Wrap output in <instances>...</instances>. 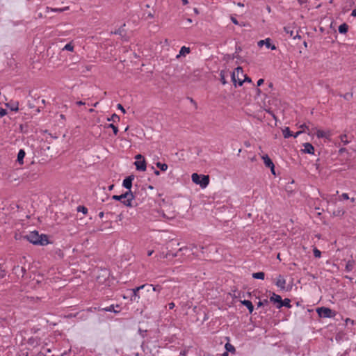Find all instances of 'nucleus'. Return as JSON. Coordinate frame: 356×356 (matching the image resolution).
Here are the masks:
<instances>
[{"label": "nucleus", "instance_id": "nucleus-1", "mask_svg": "<svg viewBox=\"0 0 356 356\" xmlns=\"http://www.w3.org/2000/svg\"><path fill=\"white\" fill-rule=\"evenodd\" d=\"M44 234H39L37 231L31 232L29 234L23 236L24 239H26L30 243L34 245H44L43 237Z\"/></svg>", "mask_w": 356, "mask_h": 356}, {"label": "nucleus", "instance_id": "nucleus-2", "mask_svg": "<svg viewBox=\"0 0 356 356\" xmlns=\"http://www.w3.org/2000/svg\"><path fill=\"white\" fill-rule=\"evenodd\" d=\"M134 195L131 191L126 192L120 195H115L112 198L115 200L120 201L124 205L127 207H132V201L134 200Z\"/></svg>", "mask_w": 356, "mask_h": 356}, {"label": "nucleus", "instance_id": "nucleus-3", "mask_svg": "<svg viewBox=\"0 0 356 356\" xmlns=\"http://www.w3.org/2000/svg\"><path fill=\"white\" fill-rule=\"evenodd\" d=\"M191 179L193 183L200 185L202 188H205L209 184V175H200L197 173H193Z\"/></svg>", "mask_w": 356, "mask_h": 356}, {"label": "nucleus", "instance_id": "nucleus-4", "mask_svg": "<svg viewBox=\"0 0 356 356\" xmlns=\"http://www.w3.org/2000/svg\"><path fill=\"white\" fill-rule=\"evenodd\" d=\"M243 76L245 74L241 67H237L232 73V80L235 85L238 83V86H242Z\"/></svg>", "mask_w": 356, "mask_h": 356}, {"label": "nucleus", "instance_id": "nucleus-5", "mask_svg": "<svg viewBox=\"0 0 356 356\" xmlns=\"http://www.w3.org/2000/svg\"><path fill=\"white\" fill-rule=\"evenodd\" d=\"M151 286H152V284H143L131 289L132 296L131 300L138 302L140 299L138 294L139 291L145 289L147 292H149L151 291Z\"/></svg>", "mask_w": 356, "mask_h": 356}, {"label": "nucleus", "instance_id": "nucleus-6", "mask_svg": "<svg viewBox=\"0 0 356 356\" xmlns=\"http://www.w3.org/2000/svg\"><path fill=\"white\" fill-rule=\"evenodd\" d=\"M316 312L321 318H334L336 316V312L334 311L324 307L317 308Z\"/></svg>", "mask_w": 356, "mask_h": 356}, {"label": "nucleus", "instance_id": "nucleus-7", "mask_svg": "<svg viewBox=\"0 0 356 356\" xmlns=\"http://www.w3.org/2000/svg\"><path fill=\"white\" fill-rule=\"evenodd\" d=\"M296 28L292 25L286 26L284 27V31L286 33V34L293 39H296V38H300V35H298V32L295 31Z\"/></svg>", "mask_w": 356, "mask_h": 356}, {"label": "nucleus", "instance_id": "nucleus-8", "mask_svg": "<svg viewBox=\"0 0 356 356\" xmlns=\"http://www.w3.org/2000/svg\"><path fill=\"white\" fill-rule=\"evenodd\" d=\"M265 45L268 49H271L272 50L276 49V46L275 44H272L270 43V39L266 38L265 40H261L258 42V46L262 47Z\"/></svg>", "mask_w": 356, "mask_h": 356}, {"label": "nucleus", "instance_id": "nucleus-9", "mask_svg": "<svg viewBox=\"0 0 356 356\" xmlns=\"http://www.w3.org/2000/svg\"><path fill=\"white\" fill-rule=\"evenodd\" d=\"M136 168L138 170L145 171L147 168L146 161L145 159L141 161H136L134 163Z\"/></svg>", "mask_w": 356, "mask_h": 356}, {"label": "nucleus", "instance_id": "nucleus-10", "mask_svg": "<svg viewBox=\"0 0 356 356\" xmlns=\"http://www.w3.org/2000/svg\"><path fill=\"white\" fill-rule=\"evenodd\" d=\"M304 149H302L304 153L314 154V146L309 143H305L303 144Z\"/></svg>", "mask_w": 356, "mask_h": 356}, {"label": "nucleus", "instance_id": "nucleus-11", "mask_svg": "<svg viewBox=\"0 0 356 356\" xmlns=\"http://www.w3.org/2000/svg\"><path fill=\"white\" fill-rule=\"evenodd\" d=\"M133 179H134V177L133 176H129V177H126L123 180L122 186L125 188L129 189L130 191L131 188V186H132V181H133Z\"/></svg>", "mask_w": 356, "mask_h": 356}, {"label": "nucleus", "instance_id": "nucleus-12", "mask_svg": "<svg viewBox=\"0 0 356 356\" xmlns=\"http://www.w3.org/2000/svg\"><path fill=\"white\" fill-rule=\"evenodd\" d=\"M275 284L277 287L280 288L281 289H285L286 280L283 276L279 275L278 277L277 278Z\"/></svg>", "mask_w": 356, "mask_h": 356}, {"label": "nucleus", "instance_id": "nucleus-13", "mask_svg": "<svg viewBox=\"0 0 356 356\" xmlns=\"http://www.w3.org/2000/svg\"><path fill=\"white\" fill-rule=\"evenodd\" d=\"M315 134L318 138H327L329 134L323 130L313 128V134Z\"/></svg>", "mask_w": 356, "mask_h": 356}, {"label": "nucleus", "instance_id": "nucleus-14", "mask_svg": "<svg viewBox=\"0 0 356 356\" xmlns=\"http://www.w3.org/2000/svg\"><path fill=\"white\" fill-rule=\"evenodd\" d=\"M262 159L264 160V163L267 168H273L274 167V164L272 160L269 158L268 155L263 156Z\"/></svg>", "mask_w": 356, "mask_h": 356}, {"label": "nucleus", "instance_id": "nucleus-15", "mask_svg": "<svg viewBox=\"0 0 356 356\" xmlns=\"http://www.w3.org/2000/svg\"><path fill=\"white\" fill-rule=\"evenodd\" d=\"M282 307H286L287 308H291V300L288 298H285L284 300H282L280 305H277V309H280Z\"/></svg>", "mask_w": 356, "mask_h": 356}, {"label": "nucleus", "instance_id": "nucleus-16", "mask_svg": "<svg viewBox=\"0 0 356 356\" xmlns=\"http://www.w3.org/2000/svg\"><path fill=\"white\" fill-rule=\"evenodd\" d=\"M242 304L248 309L250 313H252L254 310V306L251 301L245 300L242 301Z\"/></svg>", "mask_w": 356, "mask_h": 356}, {"label": "nucleus", "instance_id": "nucleus-17", "mask_svg": "<svg viewBox=\"0 0 356 356\" xmlns=\"http://www.w3.org/2000/svg\"><path fill=\"white\" fill-rule=\"evenodd\" d=\"M190 51L191 50H190L189 47H186L185 46H183L181 48V49L179 51V54L177 56V57L179 58L181 56H185L186 54L190 53Z\"/></svg>", "mask_w": 356, "mask_h": 356}, {"label": "nucleus", "instance_id": "nucleus-18", "mask_svg": "<svg viewBox=\"0 0 356 356\" xmlns=\"http://www.w3.org/2000/svg\"><path fill=\"white\" fill-rule=\"evenodd\" d=\"M270 300L271 302H277L278 305H280L281 301H282V298L280 295L273 293V296L270 298Z\"/></svg>", "mask_w": 356, "mask_h": 356}, {"label": "nucleus", "instance_id": "nucleus-19", "mask_svg": "<svg viewBox=\"0 0 356 356\" xmlns=\"http://www.w3.org/2000/svg\"><path fill=\"white\" fill-rule=\"evenodd\" d=\"M115 307H118V308L119 305H117L115 306L114 305H110L108 307L103 308L102 310L106 311V312H114V313H118L119 311L116 310L115 309Z\"/></svg>", "mask_w": 356, "mask_h": 356}, {"label": "nucleus", "instance_id": "nucleus-20", "mask_svg": "<svg viewBox=\"0 0 356 356\" xmlns=\"http://www.w3.org/2000/svg\"><path fill=\"white\" fill-rule=\"evenodd\" d=\"M348 25L346 23L341 24L339 26V32L342 34H345L348 32Z\"/></svg>", "mask_w": 356, "mask_h": 356}, {"label": "nucleus", "instance_id": "nucleus-21", "mask_svg": "<svg viewBox=\"0 0 356 356\" xmlns=\"http://www.w3.org/2000/svg\"><path fill=\"white\" fill-rule=\"evenodd\" d=\"M282 134L285 138H288L293 136V132L290 130V129L289 127H285L282 130Z\"/></svg>", "mask_w": 356, "mask_h": 356}, {"label": "nucleus", "instance_id": "nucleus-22", "mask_svg": "<svg viewBox=\"0 0 356 356\" xmlns=\"http://www.w3.org/2000/svg\"><path fill=\"white\" fill-rule=\"evenodd\" d=\"M340 141L344 145H348L350 143V140L348 138V136L346 134H342L340 136Z\"/></svg>", "mask_w": 356, "mask_h": 356}, {"label": "nucleus", "instance_id": "nucleus-23", "mask_svg": "<svg viewBox=\"0 0 356 356\" xmlns=\"http://www.w3.org/2000/svg\"><path fill=\"white\" fill-rule=\"evenodd\" d=\"M25 152L23 149H20L17 154V161L20 163H23V159L25 156Z\"/></svg>", "mask_w": 356, "mask_h": 356}, {"label": "nucleus", "instance_id": "nucleus-24", "mask_svg": "<svg viewBox=\"0 0 356 356\" xmlns=\"http://www.w3.org/2000/svg\"><path fill=\"white\" fill-rule=\"evenodd\" d=\"M74 49V45L72 44V42H69L64 46V47L62 49V50L73 51Z\"/></svg>", "mask_w": 356, "mask_h": 356}, {"label": "nucleus", "instance_id": "nucleus-25", "mask_svg": "<svg viewBox=\"0 0 356 356\" xmlns=\"http://www.w3.org/2000/svg\"><path fill=\"white\" fill-rule=\"evenodd\" d=\"M252 277L254 278V279L264 280V277H265V274H264V272L254 273L252 274Z\"/></svg>", "mask_w": 356, "mask_h": 356}, {"label": "nucleus", "instance_id": "nucleus-26", "mask_svg": "<svg viewBox=\"0 0 356 356\" xmlns=\"http://www.w3.org/2000/svg\"><path fill=\"white\" fill-rule=\"evenodd\" d=\"M225 348L227 352H230L232 353H235L236 350H235L234 346L229 343H227L225 346Z\"/></svg>", "mask_w": 356, "mask_h": 356}, {"label": "nucleus", "instance_id": "nucleus-27", "mask_svg": "<svg viewBox=\"0 0 356 356\" xmlns=\"http://www.w3.org/2000/svg\"><path fill=\"white\" fill-rule=\"evenodd\" d=\"M157 168H159L161 171H166L168 170V165L165 163H161L160 162H157L156 163Z\"/></svg>", "mask_w": 356, "mask_h": 356}, {"label": "nucleus", "instance_id": "nucleus-28", "mask_svg": "<svg viewBox=\"0 0 356 356\" xmlns=\"http://www.w3.org/2000/svg\"><path fill=\"white\" fill-rule=\"evenodd\" d=\"M300 127L301 128V130H305V132L307 131L308 134H313V128L310 129L306 124L300 125Z\"/></svg>", "mask_w": 356, "mask_h": 356}, {"label": "nucleus", "instance_id": "nucleus-29", "mask_svg": "<svg viewBox=\"0 0 356 356\" xmlns=\"http://www.w3.org/2000/svg\"><path fill=\"white\" fill-rule=\"evenodd\" d=\"M77 211L78 212H81V213H83V214L86 215L88 213V209L86 207H84V206H79L77 207Z\"/></svg>", "mask_w": 356, "mask_h": 356}, {"label": "nucleus", "instance_id": "nucleus-30", "mask_svg": "<svg viewBox=\"0 0 356 356\" xmlns=\"http://www.w3.org/2000/svg\"><path fill=\"white\" fill-rule=\"evenodd\" d=\"M314 255L316 258H320L321 256V252L317 249L316 248H314L313 250Z\"/></svg>", "mask_w": 356, "mask_h": 356}, {"label": "nucleus", "instance_id": "nucleus-31", "mask_svg": "<svg viewBox=\"0 0 356 356\" xmlns=\"http://www.w3.org/2000/svg\"><path fill=\"white\" fill-rule=\"evenodd\" d=\"M108 127H111L113 129V133H114L115 135L118 134V127H116L113 124H110L108 125Z\"/></svg>", "mask_w": 356, "mask_h": 356}, {"label": "nucleus", "instance_id": "nucleus-32", "mask_svg": "<svg viewBox=\"0 0 356 356\" xmlns=\"http://www.w3.org/2000/svg\"><path fill=\"white\" fill-rule=\"evenodd\" d=\"M14 270H15V273H18L17 270H19L22 272V276H24V274L26 271L24 268H20L19 266L15 267Z\"/></svg>", "mask_w": 356, "mask_h": 356}, {"label": "nucleus", "instance_id": "nucleus-33", "mask_svg": "<svg viewBox=\"0 0 356 356\" xmlns=\"http://www.w3.org/2000/svg\"><path fill=\"white\" fill-rule=\"evenodd\" d=\"M349 199H350V197H349L348 193H342L341 195L339 197L340 200H349Z\"/></svg>", "mask_w": 356, "mask_h": 356}, {"label": "nucleus", "instance_id": "nucleus-34", "mask_svg": "<svg viewBox=\"0 0 356 356\" xmlns=\"http://www.w3.org/2000/svg\"><path fill=\"white\" fill-rule=\"evenodd\" d=\"M345 213V211L343 210H338L337 211L334 212V216H343Z\"/></svg>", "mask_w": 356, "mask_h": 356}, {"label": "nucleus", "instance_id": "nucleus-35", "mask_svg": "<svg viewBox=\"0 0 356 356\" xmlns=\"http://www.w3.org/2000/svg\"><path fill=\"white\" fill-rule=\"evenodd\" d=\"M151 288H152V291H158L159 292L161 289V286H160L159 285H156L155 286H151Z\"/></svg>", "mask_w": 356, "mask_h": 356}, {"label": "nucleus", "instance_id": "nucleus-36", "mask_svg": "<svg viewBox=\"0 0 356 356\" xmlns=\"http://www.w3.org/2000/svg\"><path fill=\"white\" fill-rule=\"evenodd\" d=\"M231 20L236 25L243 26L242 24H240L238 20L233 16L231 17Z\"/></svg>", "mask_w": 356, "mask_h": 356}, {"label": "nucleus", "instance_id": "nucleus-37", "mask_svg": "<svg viewBox=\"0 0 356 356\" xmlns=\"http://www.w3.org/2000/svg\"><path fill=\"white\" fill-rule=\"evenodd\" d=\"M68 9H69V7H65L63 8H55V9H51V10H53V11L62 12V11H64V10H67Z\"/></svg>", "mask_w": 356, "mask_h": 356}, {"label": "nucleus", "instance_id": "nucleus-38", "mask_svg": "<svg viewBox=\"0 0 356 356\" xmlns=\"http://www.w3.org/2000/svg\"><path fill=\"white\" fill-rule=\"evenodd\" d=\"M220 81L223 85L226 84V83H227L225 76L223 75V74L222 72L220 73Z\"/></svg>", "mask_w": 356, "mask_h": 356}, {"label": "nucleus", "instance_id": "nucleus-39", "mask_svg": "<svg viewBox=\"0 0 356 356\" xmlns=\"http://www.w3.org/2000/svg\"><path fill=\"white\" fill-rule=\"evenodd\" d=\"M117 108H118V109L121 110V111H122L123 113H126L125 109H124V107L122 106V104H118L117 105Z\"/></svg>", "mask_w": 356, "mask_h": 356}, {"label": "nucleus", "instance_id": "nucleus-40", "mask_svg": "<svg viewBox=\"0 0 356 356\" xmlns=\"http://www.w3.org/2000/svg\"><path fill=\"white\" fill-rule=\"evenodd\" d=\"M303 132H305V130H300V131H297L295 134H293V136H292L293 137H294L295 138H297L300 134L303 133Z\"/></svg>", "mask_w": 356, "mask_h": 356}, {"label": "nucleus", "instance_id": "nucleus-41", "mask_svg": "<svg viewBox=\"0 0 356 356\" xmlns=\"http://www.w3.org/2000/svg\"><path fill=\"white\" fill-rule=\"evenodd\" d=\"M135 159H136V161H141L143 159H145L143 156H142L141 154H137L136 156H135Z\"/></svg>", "mask_w": 356, "mask_h": 356}, {"label": "nucleus", "instance_id": "nucleus-42", "mask_svg": "<svg viewBox=\"0 0 356 356\" xmlns=\"http://www.w3.org/2000/svg\"><path fill=\"white\" fill-rule=\"evenodd\" d=\"M243 82L244 81H247V82H249V83L252 82L251 79L250 77L247 76L245 74V76H243Z\"/></svg>", "mask_w": 356, "mask_h": 356}, {"label": "nucleus", "instance_id": "nucleus-43", "mask_svg": "<svg viewBox=\"0 0 356 356\" xmlns=\"http://www.w3.org/2000/svg\"><path fill=\"white\" fill-rule=\"evenodd\" d=\"M5 115H6V111L5 109L1 108L0 109V116L3 117Z\"/></svg>", "mask_w": 356, "mask_h": 356}, {"label": "nucleus", "instance_id": "nucleus-44", "mask_svg": "<svg viewBox=\"0 0 356 356\" xmlns=\"http://www.w3.org/2000/svg\"><path fill=\"white\" fill-rule=\"evenodd\" d=\"M264 80L263 79H260L257 81V86H260L264 83Z\"/></svg>", "mask_w": 356, "mask_h": 356}, {"label": "nucleus", "instance_id": "nucleus-45", "mask_svg": "<svg viewBox=\"0 0 356 356\" xmlns=\"http://www.w3.org/2000/svg\"><path fill=\"white\" fill-rule=\"evenodd\" d=\"M175 307V305L174 302H170L168 304V307L170 309H174Z\"/></svg>", "mask_w": 356, "mask_h": 356}, {"label": "nucleus", "instance_id": "nucleus-46", "mask_svg": "<svg viewBox=\"0 0 356 356\" xmlns=\"http://www.w3.org/2000/svg\"><path fill=\"white\" fill-rule=\"evenodd\" d=\"M116 119H117V120H119V117H118L116 114H113V115H112L111 120H113V121H115Z\"/></svg>", "mask_w": 356, "mask_h": 356}, {"label": "nucleus", "instance_id": "nucleus-47", "mask_svg": "<svg viewBox=\"0 0 356 356\" xmlns=\"http://www.w3.org/2000/svg\"><path fill=\"white\" fill-rule=\"evenodd\" d=\"M266 111H267L268 113H270V114L273 116V118L275 120H276V116L275 115V114H274L272 111H270V110H267Z\"/></svg>", "mask_w": 356, "mask_h": 356}, {"label": "nucleus", "instance_id": "nucleus-48", "mask_svg": "<svg viewBox=\"0 0 356 356\" xmlns=\"http://www.w3.org/2000/svg\"><path fill=\"white\" fill-rule=\"evenodd\" d=\"M350 201L354 204L355 206H356V197H352Z\"/></svg>", "mask_w": 356, "mask_h": 356}, {"label": "nucleus", "instance_id": "nucleus-49", "mask_svg": "<svg viewBox=\"0 0 356 356\" xmlns=\"http://www.w3.org/2000/svg\"><path fill=\"white\" fill-rule=\"evenodd\" d=\"M6 275V273L4 270H1L0 273V277H3Z\"/></svg>", "mask_w": 356, "mask_h": 356}, {"label": "nucleus", "instance_id": "nucleus-50", "mask_svg": "<svg viewBox=\"0 0 356 356\" xmlns=\"http://www.w3.org/2000/svg\"><path fill=\"white\" fill-rule=\"evenodd\" d=\"M76 104L79 105V106H81V105H84L85 103L82 101H79L76 102Z\"/></svg>", "mask_w": 356, "mask_h": 356}, {"label": "nucleus", "instance_id": "nucleus-51", "mask_svg": "<svg viewBox=\"0 0 356 356\" xmlns=\"http://www.w3.org/2000/svg\"><path fill=\"white\" fill-rule=\"evenodd\" d=\"M163 216H165V214H164ZM166 218H170V219L173 218H175V214H172L170 216H166Z\"/></svg>", "mask_w": 356, "mask_h": 356}, {"label": "nucleus", "instance_id": "nucleus-52", "mask_svg": "<svg viewBox=\"0 0 356 356\" xmlns=\"http://www.w3.org/2000/svg\"><path fill=\"white\" fill-rule=\"evenodd\" d=\"M153 252H154V250H149V251L147 252V255H148L149 257H150V256H152V255Z\"/></svg>", "mask_w": 356, "mask_h": 356}, {"label": "nucleus", "instance_id": "nucleus-53", "mask_svg": "<svg viewBox=\"0 0 356 356\" xmlns=\"http://www.w3.org/2000/svg\"><path fill=\"white\" fill-rule=\"evenodd\" d=\"M352 16L356 17V9H354L351 14Z\"/></svg>", "mask_w": 356, "mask_h": 356}, {"label": "nucleus", "instance_id": "nucleus-54", "mask_svg": "<svg viewBox=\"0 0 356 356\" xmlns=\"http://www.w3.org/2000/svg\"><path fill=\"white\" fill-rule=\"evenodd\" d=\"M104 212H102H102H100V213H99V218H103V217H104Z\"/></svg>", "mask_w": 356, "mask_h": 356}, {"label": "nucleus", "instance_id": "nucleus-55", "mask_svg": "<svg viewBox=\"0 0 356 356\" xmlns=\"http://www.w3.org/2000/svg\"><path fill=\"white\" fill-rule=\"evenodd\" d=\"M154 174H155L156 175H157V176L160 175V172H159V170H154Z\"/></svg>", "mask_w": 356, "mask_h": 356}, {"label": "nucleus", "instance_id": "nucleus-56", "mask_svg": "<svg viewBox=\"0 0 356 356\" xmlns=\"http://www.w3.org/2000/svg\"><path fill=\"white\" fill-rule=\"evenodd\" d=\"M184 5H186L188 3V0H181Z\"/></svg>", "mask_w": 356, "mask_h": 356}, {"label": "nucleus", "instance_id": "nucleus-57", "mask_svg": "<svg viewBox=\"0 0 356 356\" xmlns=\"http://www.w3.org/2000/svg\"><path fill=\"white\" fill-rule=\"evenodd\" d=\"M270 170L273 174H275V166L273 168H270Z\"/></svg>", "mask_w": 356, "mask_h": 356}, {"label": "nucleus", "instance_id": "nucleus-58", "mask_svg": "<svg viewBox=\"0 0 356 356\" xmlns=\"http://www.w3.org/2000/svg\"><path fill=\"white\" fill-rule=\"evenodd\" d=\"M222 356H228V352H225L223 354H222Z\"/></svg>", "mask_w": 356, "mask_h": 356}, {"label": "nucleus", "instance_id": "nucleus-59", "mask_svg": "<svg viewBox=\"0 0 356 356\" xmlns=\"http://www.w3.org/2000/svg\"><path fill=\"white\" fill-rule=\"evenodd\" d=\"M262 305H263L262 302L259 301V302H258V307H260V306H261Z\"/></svg>", "mask_w": 356, "mask_h": 356}, {"label": "nucleus", "instance_id": "nucleus-60", "mask_svg": "<svg viewBox=\"0 0 356 356\" xmlns=\"http://www.w3.org/2000/svg\"><path fill=\"white\" fill-rule=\"evenodd\" d=\"M45 241H46V245L48 244L49 242L48 241V238H47V236H46V239H45Z\"/></svg>", "mask_w": 356, "mask_h": 356}, {"label": "nucleus", "instance_id": "nucleus-61", "mask_svg": "<svg viewBox=\"0 0 356 356\" xmlns=\"http://www.w3.org/2000/svg\"><path fill=\"white\" fill-rule=\"evenodd\" d=\"M49 9H50V8H49V7H46V8H45L46 13H47V12L49 11Z\"/></svg>", "mask_w": 356, "mask_h": 356}, {"label": "nucleus", "instance_id": "nucleus-62", "mask_svg": "<svg viewBox=\"0 0 356 356\" xmlns=\"http://www.w3.org/2000/svg\"><path fill=\"white\" fill-rule=\"evenodd\" d=\"M113 188V185L109 186V189L111 190Z\"/></svg>", "mask_w": 356, "mask_h": 356}, {"label": "nucleus", "instance_id": "nucleus-63", "mask_svg": "<svg viewBox=\"0 0 356 356\" xmlns=\"http://www.w3.org/2000/svg\"><path fill=\"white\" fill-rule=\"evenodd\" d=\"M188 22H191V19H188Z\"/></svg>", "mask_w": 356, "mask_h": 356}]
</instances>
